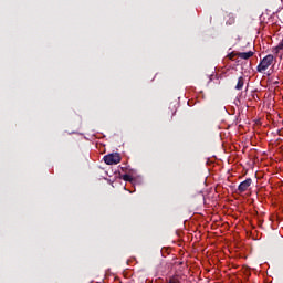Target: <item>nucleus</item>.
I'll list each match as a JSON object with an SVG mask.
<instances>
[{"label":"nucleus","instance_id":"nucleus-1","mask_svg":"<svg viewBox=\"0 0 283 283\" xmlns=\"http://www.w3.org/2000/svg\"><path fill=\"white\" fill-rule=\"evenodd\" d=\"M274 56L269 54L261 60L259 65L256 66L258 72H266L271 65H273Z\"/></svg>","mask_w":283,"mask_h":283},{"label":"nucleus","instance_id":"nucleus-2","mask_svg":"<svg viewBox=\"0 0 283 283\" xmlns=\"http://www.w3.org/2000/svg\"><path fill=\"white\" fill-rule=\"evenodd\" d=\"M104 163L106 165H118L120 163V155L118 154H109L104 156Z\"/></svg>","mask_w":283,"mask_h":283},{"label":"nucleus","instance_id":"nucleus-3","mask_svg":"<svg viewBox=\"0 0 283 283\" xmlns=\"http://www.w3.org/2000/svg\"><path fill=\"white\" fill-rule=\"evenodd\" d=\"M251 185H253V179L247 178L238 186L237 192L244 193V191H249V187H251Z\"/></svg>","mask_w":283,"mask_h":283},{"label":"nucleus","instance_id":"nucleus-4","mask_svg":"<svg viewBox=\"0 0 283 283\" xmlns=\"http://www.w3.org/2000/svg\"><path fill=\"white\" fill-rule=\"evenodd\" d=\"M253 51H249V52H238V56L239 59H243V61H249V59H251V56H253Z\"/></svg>","mask_w":283,"mask_h":283},{"label":"nucleus","instance_id":"nucleus-5","mask_svg":"<svg viewBox=\"0 0 283 283\" xmlns=\"http://www.w3.org/2000/svg\"><path fill=\"white\" fill-rule=\"evenodd\" d=\"M244 87V78L242 76H240L238 78V83L235 85V90L240 91V90H243Z\"/></svg>","mask_w":283,"mask_h":283},{"label":"nucleus","instance_id":"nucleus-6","mask_svg":"<svg viewBox=\"0 0 283 283\" xmlns=\"http://www.w3.org/2000/svg\"><path fill=\"white\" fill-rule=\"evenodd\" d=\"M229 19L226 21L227 25H233V23H235V15H233V13H230Z\"/></svg>","mask_w":283,"mask_h":283},{"label":"nucleus","instance_id":"nucleus-7","mask_svg":"<svg viewBox=\"0 0 283 283\" xmlns=\"http://www.w3.org/2000/svg\"><path fill=\"white\" fill-rule=\"evenodd\" d=\"M123 180H125V182H134V177H132V175L125 174L123 175Z\"/></svg>","mask_w":283,"mask_h":283},{"label":"nucleus","instance_id":"nucleus-8","mask_svg":"<svg viewBox=\"0 0 283 283\" xmlns=\"http://www.w3.org/2000/svg\"><path fill=\"white\" fill-rule=\"evenodd\" d=\"M235 56H238V52H231L227 55V59H229L230 61H233V59H235Z\"/></svg>","mask_w":283,"mask_h":283},{"label":"nucleus","instance_id":"nucleus-9","mask_svg":"<svg viewBox=\"0 0 283 283\" xmlns=\"http://www.w3.org/2000/svg\"><path fill=\"white\" fill-rule=\"evenodd\" d=\"M168 283H180V279L178 276H172Z\"/></svg>","mask_w":283,"mask_h":283}]
</instances>
